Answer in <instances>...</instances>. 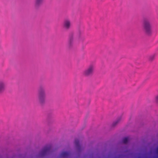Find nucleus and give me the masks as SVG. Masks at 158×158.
Segmentation results:
<instances>
[{
    "label": "nucleus",
    "mask_w": 158,
    "mask_h": 158,
    "mask_svg": "<svg viewBox=\"0 0 158 158\" xmlns=\"http://www.w3.org/2000/svg\"><path fill=\"white\" fill-rule=\"evenodd\" d=\"M38 101L39 103L43 104L45 103L46 100L45 89L44 87H40L38 91Z\"/></svg>",
    "instance_id": "obj_1"
},
{
    "label": "nucleus",
    "mask_w": 158,
    "mask_h": 158,
    "mask_svg": "<svg viewBox=\"0 0 158 158\" xmlns=\"http://www.w3.org/2000/svg\"><path fill=\"white\" fill-rule=\"evenodd\" d=\"M143 27L146 33L150 35L152 32L151 25L148 19H144L143 21Z\"/></svg>",
    "instance_id": "obj_2"
},
{
    "label": "nucleus",
    "mask_w": 158,
    "mask_h": 158,
    "mask_svg": "<svg viewBox=\"0 0 158 158\" xmlns=\"http://www.w3.org/2000/svg\"><path fill=\"white\" fill-rule=\"evenodd\" d=\"M95 66L93 64H91L83 72V74L86 76L92 74L94 71Z\"/></svg>",
    "instance_id": "obj_3"
},
{
    "label": "nucleus",
    "mask_w": 158,
    "mask_h": 158,
    "mask_svg": "<svg viewBox=\"0 0 158 158\" xmlns=\"http://www.w3.org/2000/svg\"><path fill=\"white\" fill-rule=\"evenodd\" d=\"M71 22L69 19H65L64 22L63 26L64 28L68 29L70 28L71 26Z\"/></svg>",
    "instance_id": "obj_4"
},
{
    "label": "nucleus",
    "mask_w": 158,
    "mask_h": 158,
    "mask_svg": "<svg viewBox=\"0 0 158 158\" xmlns=\"http://www.w3.org/2000/svg\"><path fill=\"white\" fill-rule=\"evenodd\" d=\"M5 83L3 81H0V94L3 92L5 89Z\"/></svg>",
    "instance_id": "obj_5"
},
{
    "label": "nucleus",
    "mask_w": 158,
    "mask_h": 158,
    "mask_svg": "<svg viewBox=\"0 0 158 158\" xmlns=\"http://www.w3.org/2000/svg\"><path fill=\"white\" fill-rule=\"evenodd\" d=\"M51 149V146H46L43 148L42 151V154L44 155L47 152H49Z\"/></svg>",
    "instance_id": "obj_6"
},
{
    "label": "nucleus",
    "mask_w": 158,
    "mask_h": 158,
    "mask_svg": "<svg viewBox=\"0 0 158 158\" xmlns=\"http://www.w3.org/2000/svg\"><path fill=\"white\" fill-rule=\"evenodd\" d=\"M43 0H35V7H38L42 3Z\"/></svg>",
    "instance_id": "obj_7"
},
{
    "label": "nucleus",
    "mask_w": 158,
    "mask_h": 158,
    "mask_svg": "<svg viewBox=\"0 0 158 158\" xmlns=\"http://www.w3.org/2000/svg\"><path fill=\"white\" fill-rule=\"evenodd\" d=\"M69 155L68 152H64L62 153L61 156L63 157H66L67 156Z\"/></svg>",
    "instance_id": "obj_8"
},
{
    "label": "nucleus",
    "mask_w": 158,
    "mask_h": 158,
    "mask_svg": "<svg viewBox=\"0 0 158 158\" xmlns=\"http://www.w3.org/2000/svg\"><path fill=\"white\" fill-rule=\"evenodd\" d=\"M129 140L128 137H126L123 138V142L124 143H127Z\"/></svg>",
    "instance_id": "obj_9"
},
{
    "label": "nucleus",
    "mask_w": 158,
    "mask_h": 158,
    "mask_svg": "<svg viewBox=\"0 0 158 158\" xmlns=\"http://www.w3.org/2000/svg\"><path fill=\"white\" fill-rule=\"evenodd\" d=\"M75 144L76 146L78 148L79 146V140L78 139H76L75 141Z\"/></svg>",
    "instance_id": "obj_10"
},
{
    "label": "nucleus",
    "mask_w": 158,
    "mask_h": 158,
    "mask_svg": "<svg viewBox=\"0 0 158 158\" xmlns=\"http://www.w3.org/2000/svg\"><path fill=\"white\" fill-rule=\"evenodd\" d=\"M156 102L157 103H158V95H157L156 97Z\"/></svg>",
    "instance_id": "obj_11"
},
{
    "label": "nucleus",
    "mask_w": 158,
    "mask_h": 158,
    "mask_svg": "<svg viewBox=\"0 0 158 158\" xmlns=\"http://www.w3.org/2000/svg\"><path fill=\"white\" fill-rule=\"evenodd\" d=\"M157 154H158V146L157 148Z\"/></svg>",
    "instance_id": "obj_12"
},
{
    "label": "nucleus",
    "mask_w": 158,
    "mask_h": 158,
    "mask_svg": "<svg viewBox=\"0 0 158 158\" xmlns=\"http://www.w3.org/2000/svg\"><path fill=\"white\" fill-rule=\"evenodd\" d=\"M80 34H79V36L78 37H79V38H80Z\"/></svg>",
    "instance_id": "obj_13"
}]
</instances>
